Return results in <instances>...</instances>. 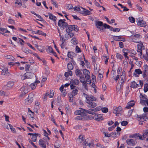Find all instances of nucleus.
<instances>
[{
  "mask_svg": "<svg viewBox=\"0 0 148 148\" xmlns=\"http://www.w3.org/2000/svg\"><path fill=\"white\" fill-rule=\"evenodd\" d=\"M83 95L86 98V102L88 104V107L92 110V109L97 106V103L94 102L97 101V99L93 95H90L84 93H83Z\"/></svg>",
  "mask_w": 148,
  "mask_h": 148,
  "instance_id": "f257e3e1",
  "label": "nucleus"
},
{
  "mask_svg": "<svg viewBox=\"0 0 148 148\" xmlns=\"http://www.w3.org/2000/svg\"><path fill=\"white\" fill-rule=\"evenodd\" d=\"M139 48L140 58L148 62V49L145 48L140 41H139Z\"/></svg>",
  "mask_w": 148,
  "mask_h": 148,
  "instance_id": "f03ea898",
  "label": "nucleus"
},
{
  "mask_svg": "<svg viewBox=\"0 0 148 148\" xmlns=\"http://www.w3.org/2000/svg\"><path fill=\"white\" fill-rule=\"evenodd\" d=\"M122 111L123 108L121 106H119L118 107H114L113 112L115 114L116 116H121Z\"/></svg>",
  "mask_w": 148,
  "mask_h": 148,
  "instance_id": "7ed1b4c3",
  "label": "nucleus"
},
{
  "mask_svg": "<svg viewBox=\"0 0 148 148\" xmlns=\"http://www.w3.org/2000/svg\"><path fill=\"white\" fill-rule=\"evenodd\" d=\"M77 142L79 144H82L84 146H86L87 144V142L85 140L83 135H80L77 140Z\"/></svg>",
  "mask_w": 148,
  "mask_h": 148,
  "instance_id": "20e7f679",
  "label": "nucleus"
},
{
  "mask_svg": "<svg viewBox=\"0 0 148 148\" xmlns=\"http://www.w3.org/2000/svg\"><path fill=\"white\" fill-rule=\"evenodd\" d=\"M65 19H60L58 21V25L62 29H64L68 26L67 23L65 22Z\"/></svg>",
  "mask_w": 148,
  "mask_h": 148,
  "instance_id": "39448f33",
  "label": "nucleus"
},
{
  "mask_svg": "<svg viewBox=\"0 0 148 148\" xmlns=\"http://www.w3.org/2000/svg\"><path fill=\"white\" fill-rule=\"evenodd\" d=\"M86 109L80 108L79 110H76L74 112L75 115H80L85 116H86Z\"/></svg>",
  "mask_w": 148,
  "mask_h": 148,
  "instance_id": "423d86ee",
  "label": "nucleus"
},
{
  "mask_svg": "<svg viewBox=\"0 0 148 148\" xmlns=\"http://www.w3.org/2000/svg\"><path fill=\"white\" fill-rule=\"evenodd\" d=\"M83 72L85 75V78L86 79V81L88 82V84L91 83V81L90 79V72L89 71L86 69H84L83 70Z\"/></svg>",
  "mask_w": 148,
  "mask_h": 148,
  "instance_id": "0eeeda50",
  "label": "nucleus"
},
{
  "mask_svg": "<svg viewBox=\"0 0 148 148\" xmlns=\"http://www.w3.org/2000/svg\"><path fill=\"white\" fill-rule=\"evenodd\" d=\"M140 93V103L143 105L146 103L148 99H147V96L145 94L143 95L142 93Z\"/></svg>",
  "mask_w": 148,
  "mask_h": 148,
  "instance_id": "6e6552de",
  "label": "nucleus"
},
{
  "mask_svg": "<svg viewBox=\"0 0 148 148\" xmlns=\"http://www.w3.org/2000/svg\"><path fill=\"white\" fill-rule=\"evenodd\" d=\"M30 94H29L28 97L25 100V105H29L33 101V97L30 96Z\"/></svg>",
  "mask_w": 148,
  "mask_h": 148,
  "instance_id": "1a4fd4ad",
  "label": "nucleus"
},
{
  "mask_svg": "<svg viewBox=\"0 0 148 148\" xmlns=\"http://www.w3.org/2000/svg\"><path fill=\"white\" fill-rule=\"evenodd\" d=\"M94 116V119L95 120L97 121H100L103 119L102 114H98L95 113V114Z\"/></svg>",
  "mask_w": 148,
  "mask_h": 148,
  "instance_id": "9d476101",
  "label": "nucleus"
},
{
  "mask_svg": "<svg viewBox=\"0 0 148 148\" xmlns=\"http://www.w3.org/2000/svg\"><path fill=\"white\" fill-rule=\"evenodd\" d=\"M143 73L142 75L143 77H145L148 74V65L147 64L143 66Z\"/></svg>",
  "mask_w": 148,
  "mask_h": 148,
  "instance_id": "9b49d317",
  "label": "nucleus"
},
{
  "mask_svg": "<svg viewBox=\"0 0 148 148\" xmlns=\"http://www.w3.org/2000/svg\"><path fill=\"white\" fill-rule=\"evenodd\" d=\"M131 37L133 42L138 43L139 42V34H135L134 35L131 36Z\"/></svg>",
  "mask_w": 148,
  "mask_h": 148,
  "instance_id": "f8f14e48",
  "label": "nucleus"
},
{
  "mask_svg": "<svg viewBox=\"0 0 148 148\" xmlns=\"http://www.w3.org/2000/svg\"><path fill=\"white\" fill-rule=\"evenodd\" d=\"M113 38L116 41H125V38H122V36H113Z\"/></svg>",
  "mask_w": 148,
  "mask_h": 148,
  "instance_id": "ddd939ff",
  "label": "nucleus"
},
{
  "mask_svg": "<svg viewBox=\"0 0 148 148\" xmlns=\"http://www.w3.org/2000/svg\"><path fill=\"white\" fill-rule=\"evenodd\" d=\"M34 75V74L33 73L27 72L24 74V79L31 78Z\"/></svg>",
  "mask_w": 148,
  "mask_h": 148,
  "instance_id": "4468645a",
  "label": "nucleus"
},
{
  "mask_svg": "<svg viewBox=\"0 0 148 148\" xmlns=\"http://www.w3.org/2000/svg\"><path fill=\"white\" fill-rule=\"evenodd\" d=\"M0 31H1V32H0V34H2L4 36H6V33H9L10 32L7 30L6 29L1 27L0 28Z\"/></svg>",
  "mask_w": 148,
  "mask_h": 148,
  "instance_id": "2eb2a0df",
  "label": "nucleus"
},
{
  "mask_svg": "<svg viewBox=\"0 0 148 148\" xmlns=\"http://www.w3.org/2000/svg\"><path fill=\"white\" fill-rule=\"evenodd\" d=\"M147 25V24L145 21L142 19V18L139 17V26L145 27Z\"/></svg>",
  "mask_w": 148,
  "mask_h": 148,
  "instance_id": "dca6fc26",
  "label": "nucleus"
},
{
  "mask_svg": "<svg viewBox=\"0 0 148 148\" xmlns=\"http://www.w3.org/2000/svg\"><path fill=\"white\" fill-rule=\"evenodd\" d=\"M67 56L69 58L72 59L74 57L76 56V54L73 52L68 51L67 54Z\"/></svg>",
  "mask_w": 148,
  "mask_h": 148,
  "instance_id": "f3484780",
  "label": "nucleus"
},
{
  "mask_svg": "<svg viewBox=\"0 0 148 148\" xmlns=\"http://www.w3.org/2000/svg\"><path fill=\"white\" fill-rule=\"evenodd\" d=\"M135 104V102L134 101H131L128 102L127 105L125 107L126 108L130 109L133 107Z\"/></svg>",
  "mask_w": 148,
  "mask_h": 148,
  "instance_id": "a211bd4d",
  "label": "nucleus"
},
{
  "mask_svg": "<svg viewBox=\"0 0 148 148\" xmlns=\"http://www.w3.org/2000/svg\"><path fill=\"white\" fill-rule=\"evenodd\" d=\"M46 142L42 139H40L39 141V145L43 148H46Z\"/></svg>",
  "mask_w": 148,
  "mask_h": 148,
  "instance_id": "6ab92c4d",
  "label": "nucleus"
},
{
  "mask_svg": "<svg viewBox=\"0 0 148 148\" xmlns=\"http://www.w3.org/2000/svg\"><path fill=\"white\" fill-rule=\"evenodd\" d=\"M96 25L97 26V28H99L100 29V30H103V28H102L101 27H99V26H101L103 25V23L102 22L98 21L96 23Z\"/></svg>",
  "mask_w": 148,
  "mask_h": 148,
  "instance_id": "aec40b11",
  "label": "nucleus"
},
{
  "mask_svg": "<svg viewBox=\"0 0 148 148\" xmlns=\"http://www.w3.org/2000/svg\"><path fill=\"white\" fill-rule=\"evenodd\" d=\"M74 119L75 120L84 121L86 120V118L85 116H77L74 118Z\"/></svg>",
  "mask_w": 148,
  "mask_h": 148,
  "instance_id": "412c9836",
  "label": "nucleus"
},
{
  "mask_svg": "<svg viewBox=\"0 0 148 148\" xmlns=\"http://www.w3.org/2000/svg\"><path fill=\"white\" fill-rule=\"evenodd\" d=\"M48 14L50 19L53 21L54 22L56 21L57 18L56 16L50 13H48Z\"/></svg>",
  "mask_w": 148,
  "mask_h": 148,
  "instance_id": "4be33fe9",
  "label": "nucleus"
},
{
  "mask_svg": "<svg viewBox=\"0 0 148 148\" xmlns=\"http://www.w3.org/2000/svg\"><path fill=\"white\" fill-rule=\"evenodd\" d=\"M85 10L81 11L80 13L84 16L89 15L91 14V12L88 10L85 9Z\"/></svg>",
  "mask_w": 148,
  "mask_h": 148,
  "instance_id": "5701e85b",
  "label": "nucleus"
},
{
  "mask_svg": "<svg viewBox=\"0 0 148 148\" xmlns=\"http://www.w3.org/2000/svg\"><path fill=\"white\" fill-rule=\"evenodd\" d=\"M40 134H33L32 136L31 139L33 142H36V141L37 137L38 136H40Z\"/></svg>",
  "mask_w": 148,
  "mask_h": 148,
  "instance_id": "b1692460",
  "label": "nucleus"
},
{
  "mask_svg": "<svg viewBox=\"0 0 148 148\" xmlns=\"http://www.w3.org/2000/svg\"><path fill=\"white\" fill-rule=\"evenodd\" d=\"M33 32L35 34H38L39 35H42L44 36H46V33L40 30H38L37 32L33 31Z\"/></svg>",
  "mask_w": 148,
  "mask_h": 148,
  "instance_id": "393cba45",
  "label": "nucleus"
},
{
  "mask_svg": "<svg viewBox=\"0 0 148 148\" xmlns=\"http://www.w3.org/2000/svg\"><path fill=\"white\" fill-rule=\"evenodd\" d=\"M138 84L135 81H133L131 82L130 84V87L134 88H136L138 87Z\"/></svg>",
  "mask_w": 148,
  "mask_h": 148,
  "instance_id": "a878e982",
  "label": "nucleus"
},
{
  "mask_svg": "<svg viewBox=\"0 0 148 148\" xmlns=\"http://www.w3.org/2000/svg\"><path fill=\"white\" fill-rule=\"evenodd\" d=\"M9 73L8 68L6 67H4L2 70L1 74L3 75H7Z\"/></svg>",
  "mask_w": 148,
  "mask_h": 148,
  "instance_id": "bb28decb",
  "label": "nucleus"
},
{
  "mask_svg": "<svg viewBox=\"0 0 148 148\" xmlns=\"http://www.w3.org/2000/svg\"><path fill=\"white\" fill-rule=\"evenodd\" d=\"M126 143L128 145H133L135 143L134 140L132 139H127Z\"/></svg>",
  "mask_w": 148,
  "mask_h": 148,
  "instance_id": "cd10ccee",
  "label": "nucleus"
},
{
  "mask_svg": "<svg viewBox=\"0 0 148 148\" xmlns=\"http://www.w3.org/2000/svg\"><path fill=\"white\" fill-rule=\"evenodd\" d=\"M5 57L7 59H9L10 61H16V59L14 58V57L10 55H7Z\"/></svg>",
  "mask_w": 148,
  "mask_h": 148,
  "instance_id": "c85d7f7f",
  "label": "nucleus"
},
{
  "mask_svg": "<svg viewBox=\"0 0 148 148\" xmlns=\"http://www.w3.org/2000/svg\"><path fill=\"white\" fill-rule=\"evenodd\" d=\"M71 84H73L75 85H78L79 83V80L77 79H71L70 81Z\"/></svg>",
  "mask_w": 148,
  "mask_h": 148,
  "instance_id": "c756f323",
  "label": "nucleus"
},
{
  "mask_svg": "<svg viewBox=\"0 0 148 148\" xmlns=\"http://www.w3.org/2000/svg\"><path fill=\"white\" fill-rule=\"evenodd\" d=\"M66 32V34H65V35H67L68 38H71L74 36V34L72 32L70 31Z\"/></svg>",
  "mask_w": 148,
  "mask_h": 148,
  "instance_id": "7c9ffc66",
  "label": "nucleus"
},
{
  "mask_svg": "<svg viewBox=\"0 0 148 148\" xmlns=\"http://www.w3.org/2000/svg\"><path fill=\"white\" fill-rule=\"evenodd\" d=\"M73 25H69L67 28H66V32H72L73 30Z\"/></svg>",
  "mask_w": 148,
  "mask_h": 148,
  "instance_id": "2f4dec72",
  "label": "nucleus"
},
{
  "mask_svg": "<svg viewBox=\"0 0 148 148\" xmlns=\"http://www.w3.org/2000/svg\"><path fill=\"white\" fill-rule=\"evenodd\" d=\"M74 66L72 63H69L67 64V68L69 70L71 71L73 69Z\"/></svg>",
  "mask_w": 148,
  "mask_h": 148,
  "instance_id": "473e14b6",
  "label": "nucleus"
},
{
  "mask_svg": "<svg viewBox=\"0 0 148 148\" xmlns=\"http://www.w3.org/2000/svg\"><path fill=\"white\" fill-rule=\"evenodd\" d=\"M71 43L73 45H76L78 42L77 40L75 37H73L71 40Z\"/></svg>",
  "mask_w": 148,
  "mask_h": 148,
  "instance_id": "72a5a7b5",
  "label": "nucleus"
},
{
  "mask_svg": "<svg viewBox=\"0 0 148 148\" xmlns=\"http://www.w3.org/2000/svg\"><path fill=\"white\" fill-rule=\"evenodd\" d=\"M116 57L117 59H119L121 61L122 60L123 58V56L121 54L118 53H116Z\"/></svg>",
  "mask_w": 148,
  "mask_h": 148,
  "instance_id": "f704fd0d",
  "label": "nucleus"
},
{
  "mask_svg": "<svg viewBox=\"0 0 148 148\" xmlns=\"http://www.w3.org/2000/svg\"><path fill=\"white\" fill-rule=\"evenodd\" d=\"M72 73L71 71L68 70V71L64 73V76L66 77H68L69 76H72Z\"/></svg>",
  "mask_w": 148,
  "mask_h": 148,
  "instance_id": "c9c22d12",
  "label": "nucleus"
},
{
  "mask_svg": "<svg viewBox=\"0 0 148 148\" xmlns=\"http://www.w3.org/2000/svg\"><path fill=\"white\" fill-rule=\"evenodd\" d=\"M46 51L47 52L49 53H52L54 51L53 49L51 46L48 47Z\"/></svg>",
  "mask_w": 148,
  "mask_h": 148,
  "instance_id": "e433bc0d",
  "label": "nucleus"
},
{
  "mask_svg": "<svg viewBox=\"0 0 148 148\" xmlns=\"http://www.w3.org/2000/svg\"><path fill=\"white\" fill-rule=\"evenodd\" d=\"M133 75L135 77L139 76V69H136L133 74Z\"/></svg>",
  "mask_w": 148,
  "mask_h": 148,
  "instance_id": "4c0bfd02",
  "label": "nucleus"
},
{
  "mask_svg": "<svg viewBox=\"0 0 148 148\" xmlns=\"http://www.w3.org/2000/svg\"><path fill=\"white\" fill-rule=\"evenodd\" d=\"M101 109V106H98L92 109V110L94 112H97L100 111Z\"/></svg>",
  "mask_w": 148,
  "mask_h": 148,
  "instance_id": "58836bf2",
  "label": "nucleus"
},
{
  "mask_svg": "<svg viewBox=\"0 0 148 148\" xmlns=\"http://www.w3.org/2000/svg\"><path fill=\"white\" fill-rule=\"evenodd\" d=\"M143 90L145 92H146L148 91V84L146 83L144 84Z\"/></svg>",
  "mask_w": 148,
  "mask_h": 148,
  "instance_id": "ea45409f",
  "label": "nucleus"
},
{
  "mask_svg": "<svg viewBox=\"0 0 148 148\" xmlns=\"http://www.w3.org/2000/svg\"><path fill=\"white\" fill-rule=\"evenodd\" d=\"M110 30L112 31L115 32H119L120 30L119 28H113L111 27L110 28Z\"/></svg>",
  "mask_w": 148,
  "mask_h": 148,
  "instance_id": "a19ab883",
  "label": "nucleus"
},
{
  "mask_svg": "<svg viewBox=\"0 0 148 148\" xmlns=\"http://www.w3.org/2000/svg\"><path fill=\"white\" fill-rule=\"evenodd\" d=\"M82 75L79 76L80 77V82L82 83L86 82L84 77V76H82Z\"/></svg>",
  "mask_w": 148,
  "mask_h": 148,
  "instance_id": "79ce46f5",
  "label": "nucleus"
},
{
  "mask_svg": "<svg viewBox=\"0 0 148 148\" xmlns=\"http://www.w3.org/2000/svg\"><path fill=\"white\" fill-rule=\"evenodd\" d=\"M75 73L78 76H79L82 75V73H81L80 71L78 69H76L75 71Z\"/></svg>",
  "mask_w": 148,
  "mask_h": 148,
  "instance_id": "37998d69",
  "label": "nucleus"
},
{
  "mask_svg": "<svg viewBox=\"0 0 148 148\" xmlns=\"http://www.w3.org/2000/svg\"><path fill=\"white\" fill-rule=\"evenodd\" d=\"M51 3L56 8H58V3L57 2L55 1L51 0Z\"/></svg>",
  "mask_w": 148,
  "mask_h": 148,
  "instance_id": "c03bdc74",
  "label": "nucleus"
},
{
  "mask_svg": "<svg viewBox=\"0 0 148 148\" xmlns=\"http://www.w3.org/2000/svg\"><path fill=\"white\" fill-rule=\"evenodd\" d=\"M8 124L9 125L10 128L11 129L12 132L14 133H15L16 132L15 129L14 128L13 126L12 125L10 124Z\"/></svg>",
  "mask_w": 148,
  "mask_h": 148,
  "instance_id": "a18cd8bd",
  "label": "nucleus"
},
{
  "mask_svg": "<svg viewBox=\"0 0 148 148\" xmlns=\"http://www.w3.org/2000/svg\"><path fill=\"white\" fill-rule=\"evenodd\" d=\"M14 85V83L12 82H9L6 86L9 88L12 87Z\"/></svg>",
  "mask_w": 148,
  "mask_h": 148,
  "instance_id": "49530a36",
  "label": "nucleus"
},
{
  "mask_svg": "<svg viewBox=\"0 0 148 148\" xmlns=\"http://www.w3.org/2000/svg\"><path fill=\"white\" fill-rule=\"evenodd\" d=\"M92 110H86V115L87 114V113L89 114H92L93 115H95V113L92 111Z\"/></svg>",
  "mask_w": 148,
  "mask_h": 148,
  "instance_id": "de8ad7c7",
  "label": "nucleus"
},
{
  "mask_svg": "<svg viewBox=\"0 0 148 148\" xmlns=\"http://www.w3.org/2000/svg\"><path fill=\"white\" fill-rule=\"evenodd\" d=\"M25 87H22L21 88V91L22 92V94L23 95H25L27 92V90L25 89Z\"/></svg>",
  "mask_w": 148,
  "mask_h": 148,
  "instance_id": "09e8293b",
  "label": "nucleus"
},
{
  "mask_svg": "<svg viewBox=\"0 0 148 148\" xmlns=\"http://www.w3.org/2000/svg\"><path fill=\"white\" fill-rule=\"evenodd\" d=\"M139 137V134H135L130 135L129 137L130 138H136Z\"/></svg>",
  "mask_w": 148,
  "mask_h": 148,
  "instance_id": "8fccbe9b",
  "label": "nucleus"
},
{
  "mask_svg": "<svg viewBox=\"0 0 148 148\" xmlns=\"http://www.w3.org/2000/svg\"><path fill=\"white\" fill-rule=\"evenodd\" d=\"M102 112L104 113H106L108 111V109L107 108L104 107L102 108L101 107V110Z\"/></svg>",
  "mask_w": 148,
  "mask_h": 148,
  "instance_id": "3c124183",
  "label": "nucleus"
},
{
  "mask_svg": "<svg viewBox=\"0 0 148 148\" xmlns=\"http://www.w3.org/2000/svg\"><path fill=\"white\" fill-rule=\"evenodd\" d=\"M36 86V84L34 82L32 83L30 85V87L32 89H34Z\"/></svg>",
  "mask_w": 148,
  "mask_h": 148,
  "instance_id": "603ef678",
  "label": "nucleus"
},
{
  "mask_svg": "<svg viewBox=\"0 0 148 148\" xmlns=\"http://www.w3.org/2000/svg\"><path fill=\"white\" fill-rule=\"evenodd\" d=\"M66 5L67 8L69 10H71L73 9V7L71 4H66Z\"/></svg>",
  "mask_w": 148,
  "mask_h": 148,
  "instance_id": "864d4df0",
  "label": "nucleus"
},
{
  "mask_svg": "<svg viewBox=\"0 0 148 148\" xmlns=\"http://www.w3.org/2000/svg\"><path fill=\"white\" fill-rule=\"evenodd\" d=\"M15 3L18 4V5H19L20 7L22 5V3L21 2V0H15Z\"/></svg>",
  "mask_w": 148,
  "mask_h": 148,
  "instance_id": "5fc2aeb1",
  "label": "nucleus"
},
{
  "mask_svg": "<svg viewBox=\"0 0 148 148\" xmlns=\"http://www.w3.org/2000/svg\"><path fill=\"white\" fill-rule=\"evenodd\" d=\"M122 51L124 53V56L127 55L129 51L128 50L124 49L122 50Z\"/></svg>",
  "mask_w": 148,
  "mask_h": 148,
  "instance_id": "6e6d98bb",
  "label": "nucleus"
},
{
  "mask_svg": "<svg viewBox=\"0 0 148 148\" xmlns=\"http://www.w3.org/2000/svg\"><path fill=\"white\" fill-rule=\"evenodd\" d=\"M96 148H106V147L100 143H97L96 145Z\"/></svg>",
  "mask_w": 148,
  "mask_h": 148,
  "instance_id": "4d7b16f0",
  "label": "nucleus"
},
{
  "mask_svg": "<svg viewBox=\"0 0 148 148\" xmlns=\"http://www.w3.org/2000/svg\"><path fill=\"white\" fill-rule=\"evenodd\" d=\"M78 92L77 90L76 89H75L73 90L72 92V95L75 96L76 95Z\"/></svg>",
  "mask_w": 148,
  "mask_h": 148,
  "instance_id": "13d9d810",
  "label": "nucleus"
},
{
  "mask_svg": "<svg viewBox=\"0 0 148 148\" xmlns=\"http://www.w3.org/2000/svg\"><path fill=\"white\" fill-rule=\"evenodd\" d=\"M129 20L132 23H134L135 22L134 18L132 17H129Z\"/></svg>",
  "mask_w": 148,
  "mask_h": 148,
  "instance_id": "bf43d9fd",
  "label": "nucleus"
},
{
  "mask_svg": "<svg viewBox=\"0 0 148 148\" xmlns=\"http://www.w3.org/2000/svg\"><path fill=\"white\" fill-rule=\"evenodd\" d=\"M75 52L77 53L81 52V51L80 48L77 46H76Z\"/></svg>",
  "mask_w": 148,
  "mask_h": 148,
  "instance_id": "052dcab7",
  "label": "nucleus"
},
{
  "mask_svg": "<svg viewBox=\"0 0 148 148\" xmlns=\"http://www.w3.org/2000/svg\"><path fill=\"white\" fill-rule=\"evenodd\" d=\"M139 120H140L141 121H143L146 120L147 117L146 116H141L140 115H139Z\"/></svg>",
  "mask_w": 148,
  "mask_h": 148,
  "instance_id": "680f3d73",
  "label": "nucleus"
},
{
  "mask_svg": "<svg viewBox=\"0 0 148 148\" xmlns=\"http://www.w3.org/2000/svg\"><path fill=\"white\" fill-rule=\"evenodd\" d=\"M37 49L40 52H43L44 50V49L41 46H38L37 47Z\"/></svg>",
  "mask_w": 148,
  "mask_h": 148,
  "instance_id": "e2e57ef3",
  "label": "nucleus"
},
{
  "mask_svg": "<svg viewBox=\"0 0 148 148\" xmlns=\"http://www.w3.org/2000/svg\"><path fill=\"white\" fill-rule=\"evenodd\" d=\"M128 122L126 121H123L121 123V124L122 126H125L128 124Z\"/></svg>",
  "mask_w": 148,
  "mask_h": 148,
  "instance_id": "0e129e2a",
  "label": "nucleus"
},
{
  "mask_svg": "<svg viewBox=\"0 0 148 148\" xmlns=\"http://www.w3.org/2000/svg\"><path fill=\"white\" fill-rule=\"evenodd\" d=\"M74 10L75 11H77L79 12H81L80 11V8L78 7H75L74 8Z\"/></svg>",
  "mask_w": 148,
  "mask_h": 148,
  "instance_id": "69168bd1",
  "label": "nucleus"
},
{
  "mask_svg": "<svg viewBox=\"0 0 148 148\" xmlns=\"http://www.w3.org/2000/svg\"><path fill=\"white\" fill-rule=\"evenodd\" d=\"M54 95V93L53 90H50L49 94V98H51L53 97Z\"/></svg>",
  "mask_w": 148,
  "mask_h": 148,
  "instance_id": "338daca9",
  "label": "nucleus"
},
{
  "mask_svg": "<svg viewBox=\"0 0 148 148\" xmlns=\"http://www.w3.org/2000/svg\"><path fill=\"white\" fill-rule=\"evenodd\" d=\"M103 27L105 29H110V28L111 27V26L109 25H108L106 23H104V24H103Z\"/></svg>",
  "mask_w": 148,
  "mask_h": 148,
  "instance_id": "774afa93",
  "label": "nucleus"
}]
</instances>
